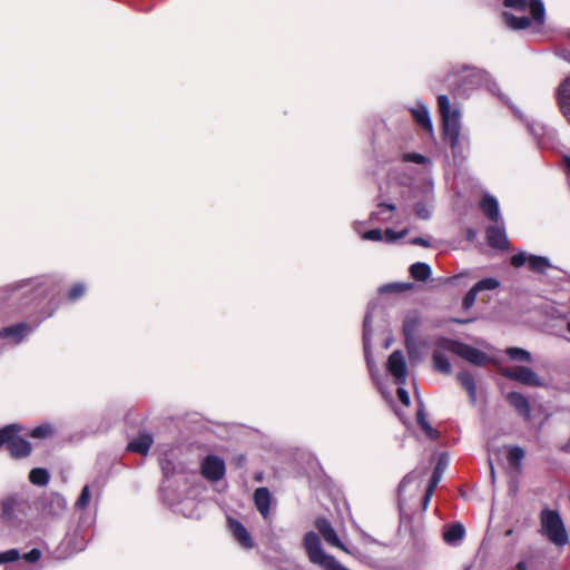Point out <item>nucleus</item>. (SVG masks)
Instances as JSON below:
<instances>
[{
  "mask_svg": "<svg viewBox=\"0 0 570 570\" xmlns=\"http://www.w3.org/2000/svg\"><path fill=\"white\" fill-rule=\"evenodd\" d=\"M406 234H407L406 229H403L400 233H395L392 229H386V230L383 232V230H381L379 228H375V229L367 230V232L363 233L362 234V238L365 239V240H371V242H382V240H385V242L392 243V242H395L397 239H401Z\"/></svg>",
  "mask_w": 570,
  "mask_h": 570,
  "instance_id": "4468645a",
  "label": "nucleus"
},
{
  "mask_svg": "<svg viewBox=\"0 0 570 570\" xmlns=\"http://www.w3.org/2000/svg\"><path fill=\"white\" fill-rule=\"evenodd\" d=\"M504 7L520 12L529 9L537 23L541 24L544 22L546 10L541 0H504Z\"/></svg>",
  "mask_w": 570,
  "mask_h": 570,
  "instance_id": "0eeeda50",
  "label": "nucleus"
},
{
  "mask_svg": "<svg viewBox=\"0 0 570 570\" xmlns=\"http://www.w3.org/2000/svg\"><path fill=\"white\" fill-rule=\"evenodd\" d=\"M543 534L556 546L562 547L568 542V533L563 522L556 511L544 510L541 514Z\"/></svg>",
  "mask_w": 570,
  "mask_h": 570,
  "instance_id": "7ed1b4c3",
  "label": "nucleus"
},
{
  "mask_svg": "<svg viewBox=\"0 0 570 570\" xmlns=\"http://www.w3.org/2000/svg\"><path fill=\"white\" fill-rule=\"evenodd\" d=\"M500 285L499 281L495 279V278H492V277H489V278H483L481 279L480 282H478L473 287L478 291V292H482V291H491V289H495L498 288Z\"/></svg>",
  "mask_w": 570,
  "mask_h": 570,
  "instance_id": "ea45409f",
  "label": "nucleus"
},
{
  "mask_svg": "<svg viewBox=\"0 0 570 570\" xmlns=\"http://www.w3.org/2000/svg\"><path fill=\"white\" fill-rule=\"evenodd\" d=\"M422 474L421 473H415V472H412V473H409L401 482L400 487H399V492L400 494H403L405 493L406 491V488L410 485V484H414L415 488H419L420 487V479H421Z\"/></svg>",
  "mask_w": 570,
  "mask_h": 570,
  "instance_id": "e433bc0d",
  "label": "nucleus"
},
{
  "mask_svg": "<svg viewBox=\"0 0 570 570\" xmlns=\"http://www.w3.org/2000/svg\"><path fill=\"white\" fill-rule=\"evenodd\" d=\"M556 97L562 115L570 122V75L558 86Z\"/></svg>",
  "mask_w": 570,
  "mask_h": 570,
  "instance_id": "ddd939ff",
  "label": "nucleus"
},
{
  "mask_svg": "<svg viewBox=\"0 0 570 570\" xmlns=\"http://www.w3.org/2000/svg\"><path fill=\"white\" fill-rule=\"evenodd\" d=\"M256 480H257V481H261V480H262V476H261V475H256Z\"/></svg>",
  "mask_w": 570,
  "mask_h": 570,
  "instance_id": "13d9d810",
  "label": "nucleus"
},
{
  "mask_svg": "<svg viewBox=\"0 0 570 570\" xmlns=\"http://www.w3.org/2000/svg\"><path fill=\"white\" fill-rule=\"evenodd\" d=\"M435 488H432L431 485L428 487L426 491H425V494H424V501H423V508L426 509L428 508V504L431 500V497L434 492Z\"/></svg>",
  "mask_w": 570,
  "mask_h": 570,
  "instance_id": "603ef678",
  "label": "nucleus"
},
{
  "mask_svg": "<svg viewBox=\"0 0 570 570\" xmlns=\"http://www.w3.org/2000/svg\"><path fill=\"white\" fill-rule=\"evenodd\" d=\"M29 480L36 485H46L49 482V473L41 468H35L29 473Z\"/></svg>",
  "mask_w": 570,
  "mask_h": 570,
  "instance_id": "473e14b6",
  "label": "nucleus"
},
{
  "mask_svg": "<svg viewBox=\"0 0 570 570\" xmlns=\"http://www.w3.org/2000/svg\"><path fill=\"white\" fill-rule=\"evenodd\" d=\"M32 328L24 323L4 327L0 331L1 338H11L16 343L21 342Z\"/></svg>",
  "mask_w": 570,
  "mask_h": 570,
  "instance_id": "412c9836",
  "label": "nucleus"
},
{
  "mask_svg": "<svg viewBox=\"0 0 570 570\" xmlns=\"http://www.w3.org/2000/svg\"><path fill=\"white\" fill-rule=\"evenodd\" d=\"M20 558V552L18 549H10L4 552H0V564L16 561Z\"/></svg>",
  "mask_w": 570,
  "mask_h": 570,
  "instance_id": "79ce46f5",
  "label": "nucleus"
},
{
  "mask_svg": "<svg viewBox=\"0 0 570 570\" xmlns=\"http://www.w3.org/2000/svg\"><path fill=\"white\" fill-rule=\"evenodd\" d=\"M443 346L448 347L450 353L460 356L471 364L481 366L490 362V357L485 353L468 344L452 340V342H444Z\"/></svg>",
  "mask_w": 570,
  "mask_h": 570,
  "instance_id": "39448f33",
  "label": "nucleus"
},
{
  "mask_svg": "<svg viewBox=\"0 0 570 570\" xmlns=\"http://www.w3.org/2000/svg\"><path fill=\"white\" fill-rule=\"evenodd\" d=\"M464 533H465V531H464L463 525L460 523H456V524L450 525L445 529V531L443 533V538L446 543L456 544L463 539Z\"/></svg>",
  "mask_w": 570,
  "mask_h": 570,
  "instance_id": "cd10ccee",
  "label": "nucleus"
},
{
  "mask_svg": "<svg viewBox=\"0 0 570 570\" xmlns=\"http://www.w3.org/2000/svg\"><path fill=\"white\" fill-rule=\"evenodd\" d=\"M415 214L419 218L428 219L431 216V208L423 204L415 206Z\"/></svg>",
  "mask_w": 570,
  "mask_h": 570,
  "instance_id": "09e8293b",
  "label": "nucleus"
},
{
  "mask_svg": "<svg viewBox=\"0 0 570 570\" xmlns=\"http://www.w3.org/2000/svg\"><path fill=\"white\" fill-rule=\"evenodd\" d=\"M411 114L419 126H421L428 132L433 134V125L430 117V111L425 105L419 102L411 109Z\"/></svg>",
  "mask_w": 570,
  "mask_h": 570,
  "instance_id": "aec40b11",
  "label": "nucleus"
},
{
  "mask_svg": "<svg viewBox=\"0 0 570 570\" xmlns=\"http://www.w3.org/2000/svg\"><path fill=\"white\" fill-rule=\"evenodd\" d=\"M444 342H452V340L440 338L435 343V347L433 351V366L434 370L450 374L452 372L451 363L446 356V353H450L449 348L443 346Z\"/></svg>",
  "mask_w": 570,
  "mask_h": 570,
  "instance_id": "f8f14e48",
  "label": "nucleus"
},
{
  "mask_svg": "<svg viewBox=\"0 0 570 570\" xmlns=\"http://www.w3.org/2000/svg\"><path fill=\"white\" fill-rule=\"evenodd\" d=\"M524 458V451L520 446H514L509 450L508 459L512 464H519Z\"/></svg>",
  "mask_w": 570,
  "mask_h": 570,
  "instance_id": "a19ab883",
  "label": "nucleus"
},
{
  "mask_svg": "<svg viewBox=\"0 0 570 570\" xmlns=\"http://www.w3.org/2000/svg\"><path fill=\"white\" fill-rule=\"evenodd\" d=\"M480 207L484 215L488 216L491 220L495 223L501 220L499 203L493 196L485 194L480 203Z\"/></svg>",
  "mask_w": 570,
  "mask_h": 570,
  "instance_id": "5701e85b",
  "label": "nucleus"
},
{
  "mask_svg": "<svg viewBox=\"0 0 570 570\" xmlns=\"http://www.w3.org/2000/svg\"><path fill=\"white\" fill-rule=\"evenodd\" d=\"M21 430V426L17 424L0 430V446L6 444L10 454L14 458L27 456L31 451L30 443L19 436Z\"/></svg>",
  "mask_w": 570,
  "mask_h": 570,
  "instance_id": "20e7f679",
  "label": "nucleus"
},
{
  "mask_svg": "<svg viewBox=\"0 0 570 570\" xmlns=\"http://www.w3.org/2000/svg\"><path fill=\"white\" fill-rule=\"evenodd\" d=\"M373 312H374V307L370 306L367 309V313L365 315V318H364L363 344H364V353H365V358H366L368 371L371 373L373 381L376 382L379 371L375 367V365L372 361V357H371V353H370Z\"/></svg>",
  "mask_w": 570,
  "mask_h": 570,
  "instance_id": "1a4fd4ad",
  "label": "nucleus"
},
{
  "mask_svg": "<svg viewBox=\"0 0 570 570\" xmlns=\"http://www.w3.org/2000/svg\"><path fill=\"white\" fill-rule=\"evenodd\" d=\"M410 273L416 281H425L431 276V268L425 263H415L411 265Z\"/></svg>",
  "mask_w": 570,
  "mask_h": 570,
  "instance_id": "7c9ffc66",
  "label": "nucleus"
},
{
  "mask_svg": "<svg viewBox=\"0 0 570 570\" xmlns=\"http://www.w3.org/2000/svg\"><path fill=\"white\" fill-rule=\"evenodd\" d=\"M567 170L570 174V159H567Z\"/></svg>",
  "mask_w": 570,
  "mask_h": 570,
  "instance_id": "4d7b16f0",
  "label": "nucleus"
},
{
  "mask_svg": "<svg viewBox=\"0 0 570 570\" xmlns=\"http://www.w3.org/2000/svg\"><path fill=\"white\" fill-rule=\"evenodd\" d=\"M460 79L463 81L462 86H482L490 81L489 75L475 68H464Z\"/></svg>",
  "mask_w": 570,
  "mask_h": 570,
  "instance_id": "dca6fc26",
  "label": "nucleus"
},
{
  "mask_svg": "<svg viewBox=\"0 0 570 570\" xmlns=\"http://www.w3.org/2000/svg\"><path fill=\"white\" fill-rule=\"evenodd\" d=\"M14 509H16V501L13 499L8 498L2 501V503H1L2 517L8 522L12 521Z\"/></svg>",
  "mask_w": 570,
  "mask_h": 570,
  "instance_id": "58836bf2",
  "label": "nucleus"
},
{
  "mask_svg": "<svg viewBox=\"0 0 570 570\" xmlns=\"http://www.w3.org/2000/svg\"><path fill=\"white\" fill-rule=\"evenodd\" d=\"M315 528L322 534L323 539L332 547H336L345 553L353 554L352 550L348 549L338 538L336 531L332 524L324 518H320L315 521Z\"/></svg>",
  "mask_w": 570,
  "mask_h": 570,
  "instance_id": "9d476101",
  "label": "nucleus"
},
{
  "mask_svg": "<svg viewBox=\"0 0 570 570\" xmlns=\"http://www.w3.org/2000/svg\"><path fill=\"white\" fill-rule=\"evenodd\" d=\"M395 210V205L393 204H386V203H381L377 205V208L376 210H374L372 214H371V219L374 220V219H382L383 222H386L389 220L391 217H383L384 214L386 213H392Z\"/></svg>",
  "mask_w": 570,
  "mask_h": 570,
  "instance_id": "f704fd0d",
  "label": "nucleus"
},
{
  "mask_svg": "<svg viewBox=\"0 0 570 570\" xmlns=\"http://www.w3.org/2000/svg\"><path fill=\"white\" fill-rule=\"evenodd\" d=\"M303 544L308 560L323 570H348L342 566L333 556L327 554L321 543L320 537L314 532H307Z\"/></svg>",
  "mask_w": 570,
  "mask_h": 570,
  "instance_id": "f03ea898",
  "label": "nucleus"
},
{
  "mask_svg": "<svg viewBox=\"0 0 570 570\" xmlns=\"http://www.w3.org/2000/svg\"><path fill=\"white\" fill-rule=\"evenodd\" d=\"M420 325V316L417 312L411 311L409 312L403 321V333L405 336V343L409 347L410 344L414 341L415 333Z\"/></svg>",
  "mask_w": 570,
  "mask_h": 570,
  "instance_id": "f3484780",
  "label": "nucleus"
},
{
  "mask_svg": "<svg viewBox=\"0 0 570 570\" xmlns=\"http://www.w3.org/2000/svg\"><path fill=\"white\" fill-rule=\"evenodd\" d=\"M153 444V438L149 434H140L137 439L128 444V450L142 455H146Z\"/></svg>",
  "mask_w": 570,
  "mask_h": 570,
  "instance_id": "393cba45",
  "label": "nucleus"
},
{
  "mask_svg": "<svg viewBox=\"0 0 570 570\" xmlns=\"http://www.w3.org/2000/svg\"><path fill=\"white\" fill-rule=\"evenodd\" d=\"M478 291L472 287L468 293L466 295L464 296L463 298V307L465 309H469L473 306L474 302H475V298H476V295H478Z\"/></svg>",
  "mask_w": 570,
  "mask_h": 570,
  "instance_id": "a18cd8bd",
  "label": "nucleus"
},
{
  "mask_svg": "<svg viewBox=\"0 0 570 570\" xmlns=\"http://www.w3.org/2000/svg\"><path fill=\"white\" fill-rule=\"evenodd\" d=\"M412 244L414 245H421V246H424V247H429L430 246V242L425 238H422V237H416L412 240Z\"/></svg>",
  "mask_w": 570,
  "mask_h": 570,
  "instance_id": "864d4df0",
  "label": "nucleus"
},
{
  "mask_svg": "<svg viewBox=\"0 0 570 570\" xmlns=\"http://www.w3.org/2000/svg\"><path fill=\"white\" fill-rule=\"evenodd\" d=\"M505 352L509 357L514 361L531 362V354L527 350L520 347H509Z\"/></svg>",
  "mask_w": 570,
  "mask_h": 570,
  "instance_id": "c9c22d12",
  "label": "nucleus"
},
{
  "mask_svg": "<svg viewBox=\"0 0 570 570\" xmlns=\"http://www.w3.org/2000/svg\"><path fill=\"white\" fill-rule=\"evenodd\" d=\"M487 239L491 247L504 249L508 247L505 230L501 226H492L487 230Z\"/></svg>",
  "mask_w": 570,
  "mask_h": 570,
  "instance_id": "4be33fe9",
  "label": "nucleus"
},
{
  "mask_svg": "<svg viewBox=\"0 0 570 570\" xmlns=\"http://www.w3.org/2000/svg\"><path fill=\"white\" fill-rule=\"evenodd\" d=\"M517 568L519 570H528L527 568V563L524 561H520L518 564H517Z\"/></svg>",
  "mask_w": 570,
  "mask_h": 570,
  "instance_id": "6e6d98bb",
  "label": "nucleus"
},
{
  "mask_svg": "<svg viewBox=\"0 0 570 570\" xmlns=\"http://www.w3.org/2000/svg\"><path fill=\"white\" fill-rule=\"evenodd\" d=\"M271 500V493L267 488H258L255 490V507L264 518H267L269 514Z\"/></svg>",
  "mask_w": 570,
  "mask_h": 570,
  "instance_id": "b1692460",
  "label": "nucleus"
},
{
  "mask_svg": "<svg viewBox=\"0 0 570 570\" xmlns=\"http://www.w3.org/2000/svg\"><path fill=\"white\" fill-rule=\"evenodd\" d=\"M67 509V500L59 493H51L45 502L43 512L53 518L62 515Z\"/></svg>",
  "mask_w": 570,
  "mask_h": 570,
  "instance_id": "2eb2a0df",
  "label": "nucleus"
},
{
  "mask_svg": "<svg viewBox=\"0 0 570 570\" xmlns=\"http://www.w3.org/2000/svg\"><path fill=\"white\" fill-rule=\"evenodd\" d=\"M507 400L512 405L515 411L523 416L527 421L531 419V409L528 399L518 393L511 392L507 395Z\"/></svg>",
  "mask_w": 570,
  "mask_h": 570,
  "instance_id": "a211bd4d",
  "label": "nucleus"
},
{
  "mask_svg": "<svg viewBox=\"0 0 570 570\" xmlns=\"http://www.w3.org/2000/svg\"><path fill=\"white\" fill-rule=\"evenodd\" d=\"M386 371L397 385H405L409 370L403 352L396 350L389 356Z\"/></svg>",
  "mask_w": 570,
  "mask_h": 570,
  "instance_id": "423d86ee",
  "label": "nucleus"
},
{
  "mask_svg": "<svg viewBox=\"0 0 570 570\" xmlns=\"http://www.w3.org/2000/svg\"><path fill=\"white\" fill-rule=\"evenodd\" d=\"M55 432H56V430L52 424L43 423V424L35 428L29 433V435L33 439L46 440V439L52 438L55 435Z\"/></svg>",
  "mask_w": 570,
  "mask_h": 570,
  "instance_id": "c756f323",
  "label": "nucleus"
},
{
  "mask_svg": "<svg viewBox=\"0 0 570 570\" xmlns=\"http://www.w3.org/2000/svg\"><path fill=\"white\" fill-rule=\"evenodd\" d=\"M400 387L397 389V396H399V400L405 405L407 406L410 404V395L407 393V391L403 387V385H399Z\"/></svg>",
  "mask_w": 570,
  "mask_h": 570,
  "instance_id": "3c124183",
  "label": "nucleus"
},
{
  "mask_svg": "<svg viewBox=\"0 0 570 570\" xmlns=\"http://www.w3.org/2000/svg\"><path fill=\"white\" fill-rule=\"evenodd\" d=\"M503 374L504 376L528 386H543V381L540 379V376L533 370L527 366L509 367L503 371Z\"/></svg>",
  "mask_w": 570,
  "mask_h": 570,
  "instance_id": "6e6552de",
  "label": "nucleus"
},
{
  "mask_svg": "<svg viewBox=\"0 0 570 570\" xmlns=\"http://www.w3.org/2000/svg\"><path fill=\"white\" fill-rule=\"evenodd\" d=\"M476 233L473 229H469L466 233V238L469 240H473L475 238Z\"/></svg>",
  "mask_w": 570,
  "mask_h": 570,
  "instance_id": "5fc2aeb1",
  "label": "nucleus"
},
{
  "mask_svg": "<svg viewBox=\"0 0 570 570\" xmlns=\"http://www.w3.org/2000/svg\"><path fill=\"white\" fill-rule=\"evenodd\" d=\"M410 287H411L410 284L392 283V284H386V285L381 286L380 287V292L381 293H385V292H402V291L409 289Z\"/></svg>",
  "mask_w": 570,
  "mask_h": 570,
  "instance_id": "37998d69",
  "label": "nucleus"
},
{
  "mask_svg": "<svg viewBox=\"0 0 570 570\" xmlns=\"http://www.w3.org/2000/svg\"><path fill=\"white\" fill-rule=\"evenodd\" d=\"M403 159L405 161H412V163H416V164H426L429 161L426 157H424L421 154H416V153L405 154L403 156Z\"/></svg>",
  "mask_w": 570,
  "mask_h": 570,
  "instance_id": "49530a36",
  "label": "nucleus"
},
{
  "mask_svg": "<svg viewBox=\"0 0 570 570\" xmlns=\"http://www.w3.org/2000/svg\"><path fill=\"white\" fill-rule=\"evenodd\" d=\"M439 109L443 120V131L446 141L450 144L453 154L460 153V118L458 109H452L446 96H439Z\"/></svg>",
  "mask_w": 570,
  "mask_h": 570,
  "instance_id": "f257e3e1",
  "label": "nucleus"
},
{
  "mask_svg": "<svg viewBox=\"0 0 570 570\" xmlns=\"http://www.w3.org/2000/svg\"><path fill=\"white\" fill-rule=\"evenodd\" d=\"M502 19L508 28L512 30H523L528 28L531 23L530 19L527 17H515L510 12H502Z\"/></svg>",
  "mask_w": 570,
  "mask_h": 570,
  "instance_id": "bb28decb",
  "label": "nucleus"
},
{
  "mask_svg": "<svg viewBox=\"0 0 570 570\" xmlns=\"http://www.w3.org/2000/svg\"><path fill=\"white\" fill-rule=\"evenodd\" d=\"M449 464V459L445 454H442L440 458H439V461L436 463V466L434 469V472L432 474V478L430 480V484L432 488H436V485L439 484L446 466Z\"/></svg>",
  "mask_w": 570,
  "mask_h": 570,
  "instance_id": "c85d7f7f",
  "label": "nucleus"
},
{
  "mask_svg": "<svg viewBox=\"0 0 570 570\" xmlns=\"http://www.w3.org/2000/svg\"><path fill=\"white\" fill-rule=\"evenodd\" d=\"M91 500L90 485H85L80 492L79 498L75 503V508L79 510L86 509Z\"/></svg>",
  "mask_w": 570,
  "mask_h": 570,
  "instance_id": "4c0bfd02",
  "label": "nucleus"
},
{
  "mask_svg": "<svg viewBox=\"0 0 570 570\" xmlns=\"http://www.w3.org/2000/svg\"><path fill=\"white\" fill-rule=\"evenodd\" d=\"M530 256L529 254L524 253V252H521V253H518L515 255H513L511 257V264L514 266V267H521L523 266L524 264H528L529 261H530Z\"/></svg>",
  "mask_w": 570,
  "mask_h": 570,
  "instance_id": "c03bdc74",
  "label": "nucleus"
},
{
  "mask_svg": "<svg viewBox=\"0 0 570 570\" xmlns=\"http://www.w3.org/2000/svg\"><path fill=\"white\" fill-rule=\"evenodd\" d=\"M85 286L82 284H76L75 286L71 287V289L69 291V298L71 301H76L78 298H80L83 294H85Z\"/></svg>",
  "mask_w": 570,
  "mask_h": 570,
  "instance_id": "de8ad7c7",
  "label": "nucleus"
},
{
  "mask_svg": "<svg viewBox=\"0 0 570 570\" xmlns=\"http://www.w3.org/2000/svg\"><path fill=\"white\" fill-rule=\"evenodd\" d=\"M417 423L419 425L421 426V429L424 431V433L430 438V439H436L438 438V432L431 426V424L428 422L426 420V416H425V413L423 411V409H420L417 411Z\"/></svg>",
  "mask_w": 570,
  "mask_h": 570,
  "instance_id": "72a5a7b5",
  "label": "nucleus"
},
{
  "mask_svg": "<svg viewBox=\"0 0 570 570\" xmlns=\"http://www.w3.org/2000/svg\"><path fill=\"white\" fill-rule=\"evenodd\" d=\"M22 558L26 562L33 563L41 558V551L35 548L28 553H24Z\"/></svg>",
  "mask_w": 570,
  "mask_h": 570,
  "instance_id": "8fccbe9b",
  "label": "nucleus"
},
{
  "mask_svg": "<svg viewBox=\"0 0 570 570\" xmlns=\"http://www.w3.org/2000/svg\"><path fill=\"white\" fill-rule=\"evenodd\" d=\"M458 381L468 392L470 402L472 404H475L478 395H476V384L474 382L473 376L468 372H461L458 374Z\"/></svg>",
  "mask_w": 570,
  "mask_h": 570,
  "instance_id": "a878e982",
  "label": "nucleus"
},
{
  "mask_svg": "<svg viewBox=\"0 0 570 570\" xmlns=\"http://www.w3.org/2000/svg\"><path fill=\"white\" fill-rule=\"evenodd\" d=\"M228 524L234 538L239 542L242 547L245 549H250L254 547L250 534L240 522L229 519Z\"/></svg>",
  "mask_w": 570,
  "mask_h": 570,
  "instance_id": "6ab92c4d",
  "label": "nucleus"
},
{
  "mask_svg": "<svg viewBox=\"0 0 570 570\" xmlns=\"http://www.w3.org/2000/svg\"><path fill=\"white\" fill-rule=\"evenodd\" d=\"M225 462L216 455H208L203 460L202 473L210 481H218L225 475Z\"/></svg>",
  "mask_w": 570,
  "mask_h": 570,
  "instance_id": "9b49d317",
  "label": "nucleus"
},
{
  "mask_svg": "<svg viewBox=\"0 0 570 570\" xmlns=\"http://www.w3.org/2000/svg\"><path fill=\"white\" fill-rule=\"evenodd\" d=\"M567 328L570 332V322L568 323Z\"/></svg>",
  "mask_w": 570,
  "mask_h": 570,
  "instance_id": "bf43d9fd",
  "label": "nucleus"
},
{
  "mask_svg": "<svg viewBox=\"0 0 570 570\" xmlns=\"http://www.w3.org/2000/svg\"><path fill=\"white\" fill-rule=\"evenodd\" d=\"M528 265L531 271L537 272V273H543L551 266V264L547 257L537 256V255L530 256V261H529Z\"/></svg>",
  "mask_w": 570,
  "mask_h": 570,
  "instance_id": "2f4dec72",
  "label": "nucleus"
}]
</instances>
